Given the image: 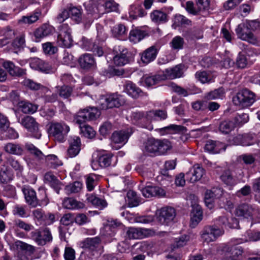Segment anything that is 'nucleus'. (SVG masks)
Returning a JSON list of instances; mask_svg holds the SVG:
<instances>
[{"instance_id": "nucleus-1", "label": "nucleus", "mask_w": 260, "mask_h": 260, "mask_svg": "<svg viewBox=\"0 0 260 260\" xmlns=\"http://www.w3.org/2000/svg\"><path fill=\"white\" fill-rule=\"evenodd\" d=\"M99 115L100 112L95 107H88L77 113L74 120L79 124L80 131L85 137L92 139L95 136V131L90 126L84 124V122L96 119Z\"/></svg>"}, {"instance_id": "nucleus-2", "label": "nucleus", "mask_w": 260, "mask_h": 260, "mask_svg": "<svg viewBox=\"0 0 260 260\" xmlns=\"http://www.w3.org/2000/svg\"><path fill=\"white\" fill-rule=\"evenodd\" d=\"M260 28L259 21L246 20L239 24L235 29L238 38L252 44H256L258 41L252 31Z\"/></svg>"}, {"instance_id": "nucleus-3", "label": "nucleus", "mask_w": 260, "mask_h": 260, "mask_svg": "<svg viewBox=\"0 0 260 260\" xmlns=\"http://www.w3.org/2000/svg\"><path fill=\"white\" fill-rule=\"evenodd\" d=\"M48 133L56 141L63 142L70 131V127L64 122L51 121L48 124Z\"/></svg>"}, {"instance_id": "nucleus-4", "label": "nucleus", "mask_w": 260, "mask_h": 260, "mask_svg": "<svg viewBox=\"0 0 260 260\" xmlns=\"http://www.w3.org/2000/svg\"><path fill=\"white\" fill-rule=\"evenodd\" d=\"M25 147L37 159L40 160H44L46 165L49 168H56L62 165L61 161L56 155L54 154L45 155L32 144H26Z\"/></svg>"}, {"instance_id": "nucleus-5", "label": "nucleus", "mask_w": 260, "mask_h": 260, "mask_svg": "<svg viewBox=\"0 0 260 260\" xmlns=\"http://www.w3.org/2000/svg\"><path fill=\"white\" fill-rule=\"evenodd\" d=\"M255 101V93L247 89L239 91L233 98L234 104L242 108L251 106Z\"/></svg>"}, {"instance_id": "nucleus-6", "label": "nucleus", "mask_w": 260, "mask_h": 260, "mask_svg": "<svg viewBox=\"0 0 260 260\" xmlns=\"http://www.w3.org/2000/svg\"><path fill=\"white\" fill-rule=\"evenodd\" d=\"M223 256L221 260H241L244 252L239 244H225L221 247Z\"/></svg>"}, {"instance_id": "nucleus-7", "label": "nucleus", "mask_w": 260, "mask_h": 260, "mask_svg": "<svg viewBox=\"0 0 260 260\" xmlns=\"http://www.w3.org/2000/svg\"><path fill=\"white\" fill-rule=\"evenodd\" d=\"M59 34L57 37V42L60 46L70 48L73 44L71 36V29L68 24L64 23L59 27Z\"/></svg>"}, {"instance_id": "nucleus-8", "label": "nucleus", "mask_w": 260, "mask_h": 260, "mask_svg": "<svg viewBox=\"0 0 260 260\" xmlns=\"http://www.w3.org/2000/svg\"><path fill=\"white\" fill-rule=\"evenodd\" d=\"M224 230L216 226H205L201 232V238L204 242L210 243L213 242L219 236L223 235Z\"/></svg>"}, {"instance_id": "nucleus-9", "label": "nucleus", "mask_w": 260, "mask_h": 260, "mask_svg": "<svg viewBox=\"0 0 260 260\" xmlns=\"http://www.w3.org/2000/svg\"><path fill=\"white\" fill-rule=\"evenodd\" d=\"M22 191L24 194L26 203L29 206L34 208L36 207L38 205H40L41 203H40V201L41 202L43 201H45V199L47 197L46 191L44 189L39 190L40 193L44 196V198L40 199L37 198L36 193L32 189L29 188H23L22 189Z\"/></svg>"}, {"instance_id": "nucleus-10", "label": "nucleus", "mask_w": 260, "mask_h": 260, "mask_svg": "<svg viewBox=\"0 0 260 260\" xmlns=\"http://www.w3.org/2000/svg\"><path fill=\"white\" fill-rule=\"evenodd\" d=\"M32 239L39 245H44L52 240V236L48 228H41L31 233Z\"/></svg>"}, {"instance_id": "nucleus-11", "label": "nucleus", "mask_w": 260, "mask_h": 260, "mask_svg": "<svg viewBox=\"0 0 260 260\" xmlns=\"http://www.w3.org/2000/svg\"><path fill=\"white\" fill-rule=\"evenodd\" d=\"M19 122L31 133L32 136L36 139H39L41 134L39 132L38 123L34 118L30 116H26L21 118Z\"/></svg>"}, {"instance_id": "nucleus-12", "label": "nucleus", "mask_w": 260, "mask_h": 260, "mask_svg": "<svg viewBox=\"0 0 260 260\" xmlns=\"http://www.w3.org/2000/svg\"><path fill=\"white\" fill-rule=\"evenodd\" d=\"M122 96L116 93L108 95L105 99V102L101 104V109L106 110L114 107L118 108L123 104Z\"/></svg>"}, {"instance_id": "nucleus-13", "label": "nucleus", "mask_w": 260, "mask_h": 260, "mask_svg": "<svg viewBox=\"0 0 260 260\" xmlns=\"http://www.w3.org/2000/svg\"><path fill=\"white\" fill-rule=\"evenodd\" d=\"M174 208L170 207L162 208L157 217L158 221L162 224H168L173 220L176 216Z\"/></svg>"}, {"instance_id": "nucleus-14", "label": "nucleus", "mask_w": 260, "mask_h": 260, "mask_svg": "<svg viewBox=\"0 0 260 260\" xmlns=\"http://www.w3.org/2000/svg\"><path fill=\"white\" fill-rule=\"evenodd\" d=\"M34 250L33 246L17 240V260H30L28 256Z\"/></svg>"}, {"instance_id": "nucleus-15", "label": "nucleus", "mask_w": 260, "mask_h": 260, "mask_svg": "<svg viewBox=\"0 0 260 260\" xmlns=\"http://www.w3.org/2000/svg\"><path fill=\"white\" fill-rule=\"evenodd\" d=\"M133 60L132 53L127 49H123L113 57L114 63L117 66H123Z\"/></svg>"}, {"instance_id": "nucleus-16", "label": "nucleus", "mask_w": 260, "mask_h": 260, "mask_svg": "<svg viewBox=\"0 0 260 260\" xmlns=\"http://www.w3.org/2000/svg\"><path fill=\"white\" fill-rule=\"evenodd\" d=\"M205 170L199 165H195L186 174V180L191 183L196 182L201 179L205 174Z\"/></svg>"}, {"instance_id": "nucleus-17", "label": "nucleus", "mask_w": 260, "mask_h": 260, "mask_svg": "<svg viewBox=\"0 0 260 260\" xmlns=\"http://www.w3.org/2000/svg\"><path fill=\"white\" fill-rule=\"evenodd\" d=\"M257 212L253 206L247 204H243L239 205L236 210V215L238 217L244 218H251Z\"/></svg>"}, {"instance_id": "nucleus-18", "label": "nucleus", "mask_w": 260, "mask_h": 260, "mask_svg": "<svg viewBox=\"0 0 260 260\" xmlns=\"http://www.w3.org/2000/svg\"><path fill=\"white\" fill-rule=\"evenodd\" d=\"M102 243L100 237L96 236L93 238H87L80 243V247L83 249L90 251H96L100 247Z\"/></svg>"}, {"instance_id": "nucleus-19", "label": "nucleus", "mask_w": 260, "mask_h": 260, "mask_svg": "<svg viewBox=\"0 0 260 260\" xmlns=\"http://www.w3.org/2000/svg\"><path fill=\"white\" fill-rule=\"evenodd\" d=\"M81 68L84 70H93L96 67V61L92 54L85 53L78 59Z\"/></svg>"}, {"instance_id": "nucleus-20", "label": "nucleus", "mask_w": 260, "mask_h": 260, "mask_svg": "<svg viewBox=\"0 0 260 260\" xmlns=\"http://www.w3.org/2000/svg\"><path fill=\"white\" fill-rule=\"evenodd\" d=\"M141 191L146 198L162 197L166 195V191L164 189L156 186H147L143 188Z\"/></svg>"}, {"instance_id": "nucleus-21", "label": "nucleus", "mask_w": 260, "mask_h": 260, "mask_svg": "<svg viewBox=\"0 0 260 260\" xmlns=\"http://www.w3.org/2000/svg\"><path fill=\"white\" fill-rule=\"evenodd\" d=\"M53 30L54 28L51 25L47 23L42 24L34 31L36 41L39 42L40 39L52 34Z\"/></svg>"}, {"instance_id": "nucleus-22", "label": "nucleus", "mask_w": 260, "mask_h": 260, "mask_svg": "<svg viewBox=\"0 0 260 260\" xmlns=\"http://www.w3.org/2000/svg\"><path fill=\"white\" fill-rule=\"evenodd\" d=\"M44 180L46 183H48L55 190L57 193H59V190L63 185L51 172H47L45 174Z\"/></svg>"}, {"instance_id": "nucleus-23", "label": "nucleus", "mask_w": 260, "mask_h": 260, "mask_svg": "<svg viewBox=\"0 0 260 260\" xmlns=\"http://www.w3.org/2000/svg\"><path fill=\"white\" fill-rule=\"evenodd\" d=\"M81 149V141L79 137L75 136L70 142V146L67 150V154L70 157L76 156Z\"/></svg>"}, {"instance_id": "nucleus-24", "label": "nucleus", "mask_w": 260, "mask_h": 260, "mask_svg": "<svg viewBox=\"0 0 260 260\" xmlns=\"http://www.w3.org/2000/svg\"><path fill=\"white\" fill-rule=\"evenodd\" d=\"M184 68L185 66L183 64H179L173 68L166 69L165 73L169 79L180 78L183 75Z\"/></svg>"}, {"instance_id": "nucleus-25", "label": "nucleus", "mask_w": 260, "mask_h": 260, "mask_svg": "<svg viewBox=\"0 0 260 260\" xmlns=\"http://www.w3.org/2000/svg\"><path fill=\"white\" fill-rule=\"evenodd\" d=\"M41 15V11H36L30 15L23 16L17 21V24L22 26H28L37 22L39 19Z\"/></svg>"}, {"instance_id": "nucleus-26", "label": "nucleus", "mask_w": 260, "mask_h": 260, "mask_svg": "<svg viewBox=\"0 0 260 260\" xmlns=\"http://www.w3.org/2000/svg\"><path fill=\"white\" fill-rule=\"evenodd\" d=\"M31 68L45 73L51 71V66L48 63L39 58H34L30 63Z\"/></svg>"}, {"instance_id": "nucleus-27", "label": "nucleus", "mask_w": 260, "mask_h": 260, "mask_svg": "<svg viewBox=\"0 0 260 260\" xmlns=\"http://www.w3.org/2000/svg\"><path fill=\"white\" fill-rule=\"evenodd\" d=\"M18 82L26 88L31 90H38L39 89H44L47 91L49 90L48 88L29 79H19Z\"/></svg>"}, {"instance_id": "nucleus-28", "label": "nucleus", "mask_w": 260, "mask_h": 260, "mask_svg": "<svg viewBox=\"0 0 260 260\" xmlns=\"http://www.w3.org/2000/svg\"><path fill=\"white\" fill-rule=\"evenodd\" d=\"M158 52L157 49L155 46L147 49L142 54L141 56V60L145 63H148L154 60L157 55Z\"/></svg>"}, {"instance_id": "nucleus-29", "label": "nucleus", "mask_w": 260, "mask_h": 260, "mask_svg": "<svg viewBox=\"0 0 260 260\" xmlns=\"http://www.w3.org/2000/svg\"><path fill=\"white\" fill-rule=\"evenodd\" d=\"M190 226L194 228L203 219V211L201 207L198 205L194 206L193 208Z\"/></svg>"}, {"instance_id": "nucleus-30", "label": "nucleus", "mask_w": 260, "mask_h": 260, "mask_svg": "<svg viewBox=\"0 0 260 260\" xmlns=\"http://www.w3.org/2000/svg\"><path fill=\"white\" fill-rule=\"evenodd\" d=\"M131 134L128 131L121 130L114 132L111 137L112 141L115 143L125 144L128 140Z\"/></svg>"}, {"instance_id": "nucleus-31", "label": "nucleus", "mask_w": 260, "mask_h": 260, "mask_svg": "<svg viewBox=\"0 0 260 260\" xmlns=\"http://www.w3.org/2000/svg\"><path fill=\"white\" fill-rule=\"evenodd\" d=\"M204 148L205 151L213 153H219L221 149L223 150H225V147L223 144L213 140L207 141Z\"/></svg>"}, {"instance_id": "nucleus-32", "label": "nucleus", "mask_w": 260, "mask_h": 260, "mask_svg": "<svg viewBox=\"0 0 260 260\" xmlns=\"http://www.w3.org/2000/svg\"><path fill=\"white\" fill-rule=\"evenodd\" d=\"M124 87L127 93L133 98L137 99L143 94L141 89L131 81L127 82Z\"/></svg>"}, {"instance_id": "nucleus-33", "label": "nucleus", "mask_w": 260, "mask_h": 260, "mask_svg": "<svg viewBox=\"0 0 260 260\" xmlns=\"http://www.w3.org/2000/svg\"><path fill=\"white\" fill-rule=\"evenodd\" d=\"M235 127L234 122L232 120L228 119L220 122L218 129L221 133L227 135L233 131Z\"/></svg>"}, {"instance_id": "nucleus-34", "label": "nucleus", "mask_w": 260, "mask_h": 260, "mask_svg": "<svg viewBox=\"0 0 260 260\" xmlns=\"http://www.w3.org/2000/svg\"><path fill=\"white\" fill-rule=\"evenodd\" d=\"M63 207L68 209H78L84 208V204L71 198L64 199L62 203Z\"/></svg>"}, {"instance_id": "nucleus-35", "label": "nucleus", "mask_w": 260, "mask_h": 260, "mask_svg": "<svg viewBox=\"0 0 260 260\" xmlns=\"http://www.w3.org/2000/svg\"><path fill=\"white\" fill-rule=\"evenodd\" d=\"M17 105L24 113H34L37 110L38 108V106L37 105L23 101H17Z\"/></svg>"}, {"instance_id": "nucleus-36", "label": "nucleus", "mask_w": 260, "mask_h": 260, "mask_svg": "<svg viewBox=\"0 0 260 260\" xmlns=\"http://www.w3.org/2000/svg\"><path fill=\"white\" fill-rule=\"evenodd\" d=\"M148 34L146 31L140 29H134L130 31L129 39L131 42L136 43L144 39Z\"/></svg>"}, {"instance_id": "nucleus-37", "label": "nucleus", "mask_w": 260, "mask_h": 260, "mask_svg": "<svg viewBox=\"0 0 260 260\" xmlns=\"http://www.w3.org/2000/svg\"><path fill=\"white\" fill-rule=\"evenodd\" d=\"M158 145H159L158 139H149L146 142L145 150L148 152L157 155Z\"/></svg>"}, {"instance_id": "nucleus-38", "label": "nucleus", "mask_w": 260, "mask_h": 260, "mask_svg": "<svg viewBox=\"0 0 260 260\" xmlns=\"http://www.w3.org/2000/svg\"><path fill=\"white\" fill-rule=\"evenodd\" d=\"M220 177L221 181L226 185L233 186L237 184L236 179L229 170L223 172Z\"/></svg>"}, {"instance_id": "nucleus-39", "label": "nucleus", "mask_w": 260, "mask_h": 260, "mask_svg": "<svg viewBox=\"0 0 260 260\" xmlns=\"http://www.w3.org/2000/svg\"><path fill=\"white\" fill-rule=\"evenodd\" d=\"M87 200L93 206H96L100 209H103L108 205V204L105 199L97 197L92 194L89 195L87 198Z\"/></svg>"}, {"instance_id": "nucleus-40", "label": "nucleus", "mask_w": 260, "mask_h": 260, "mask_svg": "<svg viewBox=\"0 0 260 260\" xmlns=\"http://www.w3.org/2000/svg\"><path fill=\"white\" fill-rule=\"evenodd\" d=\"M151 20L156 23H164L168 20L167 14L159 10H154L150 14Z\"/></svg>"}, {"instance_id": "nucleus-41", "label": "nucleus", "mask_w": 260, "mask_h": 260, "mask_svg": "<svg viewBox=\"0 0 260 260\" xmlns=\"http://www.w3.org/2000/svg\"><path fill=\"white\" fill-rule=\"evenodd\" d=\"M158 143H159V145H158V146L157 155L165 154L168 151L171 150L172 148L171 143L167 139H158Z\"/></svg>"}, {"instance_id": "nucleus-42", "label": "nucleus", "mask_w": 260, "mask_h": 260, "mask_svg": "<svg viewBox=\"0 0 260 260\" xmlns=\"http://www.w3.org/2000/svg\"><path fill=\"white\" fill-rule=\"evenodd\" d=\"M32 215L34 219L40 224H44L47 217L45 212L42 209H36L32 211Z\"/></svg>"}, {"instance_id": "nucleus-43", "label": "nucleus", "mask_w": 260, "mask_h": 260, "mask_svg": "<svg viewBox=\"0 0 260 260\" xmlns=\"http://www.w3.org/2000/svg\"><path fill=\"white\" fill-rule=\"evenodd\" d=\"M127 197L129 207H134L139 205L140 201L136 192L131 190L128 191Z\"/></svg>"}, {"instance_id": "nucleus-44", "label": "nucleus", "mask_w": 260, "mask_h": 260, "mask_svg": "<svg viewBox=\"0 0 260 260\" xmlns=\"http://www.w3.org/2000/svg\"><path fill=\"white\" fill-rule=\"evenodd\" d=\"M185 44L184 40L180 36H177L173 38L170 44L174 50H181L183 48Z\"/></svg>"}, {"instance_id": "nucleus-45", "label": "nucleus", "mask_w": 260, "mask_h": 260, "mask_svg": "<svg viewBox=\"0 0 260 260\" xmlns=\"http://www.w3.org/2000/svg\"><path fill=\"white\" fill-rule=\"evenodd\" d=\"M14 178V174L9 169L6 168L5 170L0 171V181L2 183H7Z\"/></svg>"}, {"instance_id": "nucleus-46", "label": "nucleus", "mask_w": 260, "mask_h": 260, "mask_svg": "<svg viewBox=\"0 0 260 260\" xmlns=\"http://www.w3.org/2000/svg\"><path fill=\"white\" fill-rule=\"evenodd\" d=\"M207 196H210L212 200L219 199L223 194V190L219 187H213L205 192Z\"/></svg>"}, {"instance_id": "nucleus-47", "label": "nucleus", "mask_w": 260, "mask_h": 260, "mask_svg": "<svg viewBox=\"0 0 260 260\" xmlns=\"http://www.w3.org/2000/svg\"><path fill=\"white\" fill-rule=\"evenodd\" d=\"M68 11L70 13V16L73 21L76 23H79L81 22V11L80 9L73 7H71Z\"/></svg>"}, {"instance_id": "nucleus-48", "label": "nucleus", "mask_w": 260, "mask_h": 260, "mask_svg": "<svg viewBox=\"0 0 260 260\" xmlns=\"http://www.w3.org/2000/svg\"><path fill=\"white\" fill-rule=\"evenodd\" d=\"M113 155L111 153H106L100 155L98 158L99 165L102 168L109 167L111 164Z\"/></svg>"}, {"instance_id": "nucleus-49", "label": "nucleus", "mask_w": 260, "mask_h": 260, "mask_svg": "<svg viewBox=\"0 0 260 260\" xmlns=\"http://www.w3.org/2000/svg\"><path fill=\"white\" fill-rule=\"evenodd\" d=\"M224 94L223 88H219L207 93L205 95V98L208 100H215L221 98Z\"/></svg>"}, {"instance_id": "nucleus-50", "label": "nucleus", "mask_w": 260, "mask_h": 260, "mask_svg": "<svg viewBox=\"0 0 260 260\" xmlns=\"http://www.w3.org/2000/svg\"><path fill=\"white\" fill-rule=\"evenodd\" d=\"M82 187V183L79 181H75L65 187V190L67 193H75L79 192Z\"/></svg>"}, {"instance_id": "nucleus-51", "label": "nucleus", "mask_w": 260, "mask_h": 260, "mask_svg": "<svg viewBox=\"0 0 260 260\" xmlns=\"http://www.w3.org/2000/svg\"><path fill=\"white\" fill-rule=\"evenodd\" d=\"M126 234L129 239H141L143 237L142 229L134 228H129Z\"/></svg>"}, {"instance_id": "nucleus-52", "label": "nucleus", "mask_w": 260, "mask_h": 260, "mask_svg": "<svg viewBox=\"0 0 260 260\" xmlns=\"http://www.w3.org/2000/svg\"><path fill=\"white\" fill-rule=\"evenodd\" d=\"M218 204L221 208L225 209H231L234 207V205L229 197L222 195L219 200Z\"/></svg>"}, {"instance_id": "nucleus-53", "label": "nucleus", "mask_w": 260, "mask_h": 260, "mask_svg": "<svg viewBox=\"0 0 260 260\" xmlns=\"http://www.w3.org/2000/svg\"><path fill=\"white\" fill-rule=\"evenodd\" d=\"M142 80L146 86L150 87L158 83L161 80V77L159 75L144 76Z\"/></svg>"}, {"instance_id": "nucleus-54", "label": "nucleus", "mask_w": 260, "mask_h": 260, "mask_svg": "<svg viewBox=\"0 0 260 260\" xmlns=\"http://www.w3.org/2000/svg\"><path fill=\"white\" fill-rule=\"evenodd\" d=\"M196 78L202 83L210 82L212 80L211 75L205 71H198L195 74Z\"/></svg>"}, {"instance_id": "nucleus-55", "label": "nucleus", "mask_w": 260, "mask_h": 260, "mask_svg": "<svg viewBox=\"0 0 260 260\" xmlns=\"http://www.w3.org/2000/svg\"><path fill=\"white\" fill-rule=\"evenodd\" d=\"M113 36L115 37L122 36L127 32L126 27L122 24L115 25L111 30Z\"/></svg>"}, {"instance_id": "nucleus-56", "label": "nucleus", "mask_w": 260, "mask_h": 260, "mask_svg": "<svg viewBox=\"0 0 260 260\" xmlns=\"http://www.w3.org/2000/svg\"><path fill=\"white\" fill-rule=\"evenodd\" d=\"M237 125H242L249 120V116L247 114L242 113L237 115L232 120Z\"/></svg>"}, {"instance_id": "nucleus-57", "label": "nucleus", "mask_w": 260, "mask_h": 260, "mask_svg": "<svg viewBox=\"0 0 260 260\" xmlns=\"http://www.w3.org/2000/svg\"><path fill=\"white\" fill-rule=\"evenodd\" d=\"M44 52L46 54L53 55L58 51L57 47L54 46L51 42H46L42 44Z\"/></svg>"}, {"instance_id": "nucleus-58", "label": "nucleus", "mask_w": 260, "mask_h": 260, "mask_svg": "<svg viewBox=\"0 0 260 260\" xmlns=\"http://www.w3.org/2000/svg\"><path fill=\"white\" fill-rule=\"evenodd\" d=\"M73 92L72 88L68 85H63L59 87L58 89L59 95L63 99H68Z\"/></svg>"}, {"instance_id": "nucleus-59", "label": "nucleus", "mask_w": 260, "mask_h": 260, "mask_svg": "<svg viewBox=\"0 0 260 260\" xmlns=\"http://www.w3.org/2000/svg\"><path fill=\"white\" fill-rule=\"evenodd\" d=\"M189 239V236L188 235H184L181 236L178 239H176L175 244H174L171 246V249H173V250H174L176 247L178 248L179 247L184 246Z\"/></svg>"}, {"instance_id": "nucleus-60", "label": "nucleus", "mask_w": 260, "mask_h": 260, "mask_svg": "<svg viewBox=\"0 0 260 260\" xmlns=\"http://www.w3.org/2000/svg\"><path fill=\"white\" fill-rule=\"evenodd\" d=\"M247 64V60L246 56L239 53L236 61V65L238 68L243 69L246 67Z\"/></svg>"}, {"instance_id": "nucleus-61", "label": "nucleus", "mask_w": 260, "mask_h": 260, "mask_svg": "<svg viewBox=\"0 0 260 260\" xmlns=\"http://www.w3.org/2000/svg\"><path fill=\"white\" fill-rule=\"evenodd\" d=\"M3 67L7 70L9 74L12 76L16 75L15 71V66L13 62L10 61H5L3 64Z\"/></svg>"}, {"instance_id": "nucleus-62", "label": "nucleus", "mask_w": 260, "mask_h": 260, "mask_svg": "<svg viewBox=\"0 0 260 260\" xmlns=\"http://www.w3.org/2000/svg\"><path fill=\"white\" fill-rule=\"evenodd\" d=\"M170 86L174 92L177 93L179 95H181L183 96H186L188 94V92L186 89L183 88L181 86L177 85L174 83H170Z\"/></svg>"}, {"instance_id": "nucleus-63", "label": "nucleus", "mask_w": 260, "mask_h": 260, "mask_svg": "<svg viewBox=\"0 0 260 260\" xmlns=\"http://www.w3.org/2000/svg\"><path fill=\"white\" fill-rule=\"evenodd\" d=\"M112 131V125L110 122H106L101 126L99 132L103 136H106L109 134Z\"/></svg>"}, {"instance_id": "nucleus-64", "label": "nucleus", "mask_w": 260, "mask_h": 260, "mask_svg": "<svg viewBox=\"0 0 260 260\" xmlns=\"http://www.w3.org/2000/svg\"><path fill=\"white\" fill-rule=\"evenodd\" d=\"M63 256L65 260H75V250L71 247H66L64 249Z\"/></svg>"}]
</instances>
